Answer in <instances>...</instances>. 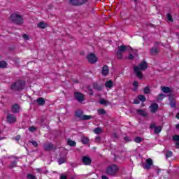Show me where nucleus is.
<instances>
[{"mask_svg":"<svg viewBox=\"0 0 179 179\" xmlns=\"http://www.w3.org/2000/svg\"><path fill=\"white\" fill-rule=\"evenodd\" d=\"M43 148L45 150L50 151V150H52V149H54V145L51 143H47L44 144Z\"/></svg>","mask_w":179,"mask_h":179,"instance_id":"obj_12","label":"nucleus"},{"mask_svg":"<svg viewBox=\"0 0 179 179\" xmlns=\"http://www.w3.org/2000/svg\"><path fill=\"white\" fill-rule=\"evenodd\" d=\"M47 26L48 25L45 22H40L39 23L37 24V27H38V29H45Z\"/></svg>","mask_w":179,"mask_h":179,"instance_id":"obj_18","label":"nucleus"},{"mask_svg":"<svg viewBox=\"0 0 179 179\" xmlns=\"http://www.w3.org/2000/svg\"><path fill=\"white\" fill-rule=\"evenodd\" d=\"M93 132L95 133L96 135H99V134H101L103 132V128L101 127H97L94 129Z\"/></svg>","mask_w":179,"mask_h":179,"instance_id":"obj_21","label":"nucleus"},{"mask_svg":"<svg viewBox=\"0 0 179 179\" xmlns=\"http://www.w3.org/2000/svg\"><path fill=\"white\" fill-rule=\"evenodd\" d=\"M36 101H37V103H38L39 106H43V105H44V103H45V101H44V99H43V98H38L36 100Z\"/></svg>","mask_w":179,"mask_h":179,"instance_id":"obj_25","label":"nucleus"},{"mask_svg":"<svg viewBox=\"0 0 179 179\" xmlns=\"http://www.w3.org/2000/svg\"><path fill=\"white\" fill-rule=\"evenodd\" d=\"M161 90L163 93H171L173 92V90L169 87H161Z\"/></svg>","mask_w":179,"mask_h":179,"instance_id":"obj_15","label":"nucleus"},{"mask_svg":"<svg viewBox=\"0 0 179 179\" xmlns=\"http://www.w3.org/2000/svg\"><path fill=\"white\" fill-rule=\"evenodd\" d=\"M124 141H125V142H131V138L126 136V137H124Z\"/></svg>","mask_w":179,"mask_h":179,"instance_id":"obj_44","label":"nucleus"},{"mask_svg":"<svg viewBox=\"0 0 179 179\" xmlns=\"http://www.w3.org/2000/svg\"><path fill=\"white\" fill-rule=\"evenodd\" d=\"M117 172L118 166L114 164L109 166L106 170V173L109 176H114V174H116Z\"/></svg>","mask_w":179,"mask_h":179,"instance_id":"obj_4","label":"nucleus"},{"mask_svg":"<svg viewBox=\"0 0 179 179\" xmlns=\"http://www.w3.org/2000/svg\"><path fill=\"white\" fill-rule=\"evenodd\" d=\"M67 143H68V145H69V146H76V143L75 141L69 140V139L67 141Z\"/></svg>","mask_w":179,"mask_h":179,"instance_id":"obj_30","label":"nucleus"},{"mask_svg":"<svg viewBox=\"0 0 179 179\" xmlns=\"http://www.w3.org/2000/svg\"><path fill=\"white\" fill-rule=\"evenodd\" d=\"M137 113L138 114H140V115H142L143 117H146V115H148V113H146V111L143 110H138Z\"/></svg>","mask_w":179,"mask_h":179,"instance_id":"obj_23","label":"nucleus"},{"mask_svg":"<svg viewBox=\"0 0 179 179\" xmlns=\"http://www.w3.org/2000/svg\"><path fill=\"white\" fill-rule=\"evenodd\" d=\"M138 99L140 100V101H146V98H145V96L143 95H139Z\"/></svg>","mask_w":179,"mask_h":179,"instance_id":"obj_34","label":"nucleus"},{"mask_svg":"<svg viewBox=\"0 0 179 179\" xmlns=\"http://www.w3.org/2000/svg\"><path fill=\"white\" fill-rule=\"evenodd\" d=\"M82 162L85 166H90L92 164V159L88 156L83 157Z\"/></svg>","mask_w":179,"mask_h":179,"instance_id":"obj_10","label":"nucleus"},{"mask_svg":"<svg viewBox=\"0 0 179 179\" xmlns=\"http://www.w3.org/2000/svg\"><path fill=\"white\" fill-rule=\"evenodd\" d=\"M24 81L19 80L11 85V89L12 90H21L24 89Z\"/></svg>","mask_w":179,"mask_h":179,"instance_id":"obj_3","label":"nucleus"},{"mask_svg":"<svg viewBox=\"0 0 179 179\" xmlns=\"http://www.w3.org/2000/svg\"><path fill=\"white\" fill-rule=\"evenodd\" d=\"M150 128H156V124H155V123H152V124H151V125H150Z\"/></svg>","mask_w":179,"mask_h":179,"instance_id":"obj_51","label":"nucleus"},{"mask_svg":"<svg viewBox=\"0 0 179 179\" xmlns=\"http://www.w3.org/2000/svg\"><path fill=\"white\" fill-rule=\"evenodd\" d=\"M10 20H12L16 24H23V17L18 13H13L10 16Z\"/></svg>","mask_w":179,"mask_h":179,"instance_id":"obj_2","label":"nucleus"},{"mask_svg":"<svg viewBox=\"0 0 179 179\" xmlns=\"http://www.w3.org/2000/svg\"><path fill=\"white\" fill-rule=\"evenodd\" d=\"M27 178H29V179H36V176H34L33 175H28Z\"/></svg>","mask_w":179,"mask_h":179,"instance_id":"obj_45","label":"nucleus"},{"mask_svg":"<svg viewBox=\"0 0 179 179\" xmlns=\"http://www.w3.org/2000/svg\"><path fill=\"white\" fill-rule=\"evenodd\" d=\"M134 142H136V143H141V142H142V138L141 137H136L134 139Z\"/></svg>","mask_w":179,"mask_h":179,"instance_id":"obj_35","label":"nucleus"},{"mask_svg":"<svg viewBox=\"0 0 179 179\" xmlns=\"http://www.w3.org/2000/svg\"><path fill=\"white\" fill-rule=\"evenodd\" d=\"M100 104H102L103 106H108L110 104V102L106 99H100L99 101Z\"/></svg>","mask_w":179,"mask_h":179,"instance_id":"obj_24","label":"nucleus"},{"mask_svg":"<svg viewBox=\"0 0 179 179\" xmlns=\"http://www.w3.org/2000/svg\"><path fill=\"white\" fill-rule=\"evenodd\" d=\"M158 53H159V49L157 48H152L150 50V54L152 55H156V54H158Z\"/></svg>","mask_w":179,"mask_h":179,"instance_id":"obj_22","label":"nucleus"},{"mask_svg":"<svg viewBox=\"0 0 179 179\" xmlns=\"http://www.w3.org/2000/svg\"><path fill=\"white\" fill-rule=\"evenodd\" d=\"M8 66V63L5 61L0 62V68H6Z\"/></svg>","mask_w":179,"mask_h":179,"instance_id":"obj_29","label":"nucleus"},{"mask_svg":"<svg viewBox=\"0 0 179 179\" xmlns=\"http://www.w3.org/2000/svg\"><path fill=\"white\" fill-rule=\"evenodd\" d=\"M167 19L169 22H173V17H171V15L167 14Z\"/></svg>","mask_w":179,"mask_h":179,"instance_id":"obj_41","label":"nucleus"},{"mask_svg":"<svg viewBox=\"0 0 179 179\" xmlns=\"http://www.w3.org/2000/svg\"><path fill=\"white\" fill-rule=\"evenodd\" d=\"M102 179H108V178L106 176H102Z\"/></svg>","mask_w":179,"mask_h":179,"instance_id":"obj_53","label":"nucleus"},{"mask_svg":"<svg viewBox=\"0 0 179 179\" xmlns=\"http://www.w3.org/2000/svg\"><path fill=\"white\" fill-rule=\"evenodd\" d=\"M108 72H110V70L108 69V66L105 65L102 67V71L101 73L103 75V76H107L108 75Z\"/></svg>","mask_w":179,"mask_h":179,"instance_id":"obj_13","label":"nucleus"},{"mask_svg":"<svg viewBox=\"0 0 179 179\" xmlns=\"http://www.w3.org/2000/svg\"><path fill=\"white\" fill-rule=\"evenodd\" d=\"M94 88L96 90H101V87L99 86L97 83L94 84Z\"/></svg>","mask_w":179,"mask_h":179,"instance_id":"obj_38","label":"nucleus"},{"mask_svg":"<svg viewBox=\"0 0 179 179\" xmlns=\"http://www.w3.org/2000/svg\"><path fill=\"white\" fill-rule=\"evenodd\" d=\"M98 114L104 115L106 114V110H104L103 109H98Z\"/></svg>","mask_w":179,"mask_h":179,"instance_id":"obj_37","label":"nucleus"},{"mask_svg":"<svg viewBox=\"0 0 179 179\" xmlns=\"http://www.w3.org/2000/svg\"><path fill=\"white\" fill-rule=\"evenodd\" d=\"M154 132L155 134H160V132H162V127L161 126L156 127L154 130Z\"/></svg>","mask_w":179,"mask_h":179,"instance_id":"obj_28","label":"nucleus"},{"mask_svg":"<svg viewBox=\"0 0 179 179\" xmlns=\"http://www.w3.org/2000/svg\"><path fill=\"white\" fill-rule=\"evenodd\" d=\"M76 115L80 120H92V118H93V116L92 115H83L82 110H77L76 112Z\"/></svg>","mask_w":179,"mask_h":179,"instance_id":"obj_5","label":"nucleus"},{"mask_svg":"<svg viewBox=\"0 0 179 179\" xmlns=\"http://www.w3.org/2000/svg\"><path fill=\"white\" fill-rule=\"evenodd\" d=\"M173 141H175V145H176V148H177V149H179V135H175L173 136Z\"/></svg>","mask_w":179,"mask_h":179,"instance_id":"obj_16","label":"nucleus"},{"mask_svg":"<svg viewBox=\"0 0 179 179\" xmlns=\"http://www.w3.org/2000/svg\"><path fill=\"white\" fill-rule=\"evenodd\" d=\"M7 121L8 122H16V117H15L13 115L10 114L7 116Z\"/></svg>","mask_w":179,"mask_h":179,"instance_id":"obj_14","label":"nucleus"},{"mask_svg":"<svg viewBox=\"0 0 179 179\" xmlns=\"http://www.w3.org/2000/svg\"><path fill=\"white\" fill-rule=\"evenodd\" d=\"M169 100L170 101L171 107H176V101H174V97L173 96H169Z\"/></svg>","mask_w":179,"mask_h":179,"instance_id":"obj_20","label":"nucleus"},{"mask_svg":"<svg viewBox=\"0 0 179 179\" xmlns=\"http://www.w3.org/2000/svg\"><path fill=\"white\" fill-rule=\"evenodd\" d=\"M153 165V160L152 159L148 158L145 160V164L143 166V169L145 170H150V167Z\"/></svg>","mask_w":179,"mask_h":179,"instance_id":"obj_8","label":"nucleus"},{"mask_svg":"<svg viewBox=\"0 0 179 179\" xmlns=\"http://www.w3.org/2000/svg\"><path fill=\"white\" fill-rule=\"evenodd\" d=\"M133 51L132 48L131 46H125V45H122L120 46L117 50V54H121L122 52H125V51Z\"/></svg>","mask_w":179,"mask_h":179,"instance_id":"obj_7","label":"nucleus"},{"mask_svg":"<svg viewBox=\"0 0 179 179\" xmlns=\"http://www.w3.org/2000/svg\"><path fill=\"white\" fill-rule=\"evenodd\" d=\"M70 3H71V5L76 6L80 5V2H79V0H70Z\"/></svg>","mask_w":179,"mask_h":179,"instance_id":"obj_27","label":"nucleus"},{"mask_svg":"<svg viewBox=\"0 0 179 179\" xmlns=\"http://www.w3.org/2000/svg\"><path fill=\"white\" fill-rule=\"evenodd\" d=\"M22 38L25 41H27L29 40H30V36H29V35L26 34H24L22 35Z\"/></svg>","mask_w":179,"mask_h":179,"instance_id":"obj_32","label":"nucleus"},{"mask_svg":"<svg viewBox=\"0 0 179 179\" xmlns=\"http://www.w3.org/2000/svg\"><path fill=\"white\" fill-rule=\"evenodd\" d=\"M105 86L108 89H112L113 86H114V83L113 82V80H108L105 83Z\"/></svg>","mask_w":179,"mask_h":179,"instance_id":"obj_19","label":"nucleus"},{"mask_svg":"<svg viewBox=\"0 0 179 179\" xmlns=\"http://www.w3.org/2000/svg\"><path fill=\"white\" fill-rule=\"evenodd\" d=\"M88 0H79L80 5H83V3H86Z\"/></svg>","mask_w":179,"mask_h":179,"instance_id":"obj_42","label":"nucleus"},{"mask_svg":"<svg viewBox=\"0 0 179 179\" xmlns=\"http://www.w3.org/2000/svg\"><path fill=\"white\" fill-rule=\"evenodd\" d=\"M20 139V136H17L15 137V141H17V142H19V140Z\"/></svg>","mask_w":179,"mask_h":179,"instance_id":"obj_50","label":"nucleus"},{"mask_svg":"<svg viewBox=\"0 0 179 179\" xmlns=\"http://www.w3.org/2000/svg\"><path fill=\"white\" fill-rule=\"evenodd\" d=\"M60 179H66V176H64V175H62L61 177H60Z\"/></svg>","mask_w":179,"mask_h":179,"instance_id":"obj_52","label":"nucleus"},{"mask_svg":"<svg viewBox=\"0 0 179 179\" xmlns=\"http://www.w3.org/2000/svg\"><path fill=\"white\" fill-rule=\"evenodd\" d=\"M134 104H139V99L138 98L134 99Z\"/></svg>","mask_w":179,"mask_h":179,"instance_id":"obj_47","label":"nucleus"},{"mask_svg":"<svg viewBox=\"0 0 179 179\" xmlns=\"http://www.w3.org/2000/svg\"><path fill=\"white\" fill-rule=\"evenodd\" d=\"M171 156H173V152L171 151H168L166 152V157H171Z\"/></svg>","mask_w":179,"mask_h":179,"instance_id":"obj_40","label":"nucleus"},{"mask_svg":"<svg viewBox=\"0 0 179 179\" xmlns=\"http://www.w3.org/2000/svg\"><path fill=\"white\" fill-rule=\"evenodd\" d=\"M65 162H66L65 158H61L59 159L58 163L59 164H63V163H65Z\"/></svg>","mask_w":179,"mask_h":179,"instance_id":"obj_36","label":"nucleus"},{"mask_svg":"<svg viewBox=\"0 0 179 179\" xmlns=\"http://www.w3.org/2000/svg\"><path fill=\"white\" fill-rule=\"evenodd\" d=\"M74 96L76 100H78V101H79L80 103H82V101L85 100V96L83 95V94L80 92H76L74 94Z\"/></svg>","mask_w":179,"mask_h":179,"instance_id":"obj_9","label":"nucleus"},{"mask_svg":"<svg viewBox=\"0 0 179 179\" xmlns=\"http://www.w3.org/2000/svg\"><path fill=\"white\" fill-rule=\"evenodd\" d=\"M81 141L83 142V143H84V145H86L87 143H89V138L86 136H83L81 138Z\"/></svg>","mask_w":179,"mask_h":179,"instance_id":"obj_26","label":"nucleus"},{"mask_svg":"<svg viewBox=\"0 0 179 179\" xmlns=\"http://www.w3.org/2000/svg\"><path fill=\"white\" fill-rule=\"evenodd\" d=\"M29 129L31 132H34V131H36V127H29Z\"/></svg>","mask_w":179,"mask_h":179,"instance_id":"obj_46","label":"nucleus"},{"mask_svg":"<svg viewBox=\"0 0 179 179\" xmlns=\"http://www.w3.org/2000/svg\"><path fill=\"white\" fill-rule=\"evenodd\" d=\"M159 110V105L157 103H152L150 106V110L151 113H156Z\"/></svg>","mask_w":179,"mask_h":179,"instance_id":"obj_11","label":"nucleus"},{"mask_svg":"<svg viewBox=\"0 0 179 179\" xmlns=\"http://www.w3.org/2000/svg\"><path fill=\"white\" fill-rule=\"evenodd\" d=\"M20 107L17 104H14L11 108L13 113H19Z\"/></svg>","mask_w":179,"mask_h":179,"instance_id":"obj_17","label":"nucleus"},{"mask_svg":"<svg viewBox=\"0 0 179 179\" xmlns=\"http://www.w3.org/2000/svg\"><path fill=\"white\" fill-rule=\"evenodd\" d=\"M164 97H166V96H165L164 94H160L157 96V101H162V100H163V99H164Z\"/></svg>","mask_w":179,"mask_h":179,"instance_id":"obj_31","label":"nucleus"},{"mask_svg":"<svg viewBox=\"0 0 179 179\" xmlns=\"http://www.w3.org/2000/svg\"><path fill=\"white\" fill-rule=\"evenodd\" d=\"M31 143H32V145L35 146V148H37V146H38V144L34 141H31Z\"/></svg>","mask_w":179,"mask_h":179,"instance_id":"obj_43","label":"nucleus"},{"mask_svg":"<svg viewBox=\"0 0 179 179\" xmlns=\"http://www.w3.org/2000/svg\"><path fill=\"white\" fill-rule=\"evenodd\" d=\"M90 96H92V95L93 94V92H91L90 93Z\"/></svg>","mask_w":179,"mask_h":179,"instance_id":"obj_55","label":"nucleus"},{"mask_svg":"<svg viewBox=\"0 0 179 179\" xmlns=\"http://www.w3.org/2000/svg\"><path fill=\"white\" fill-rule=\"evenodd\" d=\"M87 59H88V62L90 64H96V62H97L98 59H97V57L96 56V55H94V53H90L87 56Z\"/></svg>","mask_w":179,"mask_h":179,"instance_id":"obj_6","label":"nucleus"},{"mask_svg":"<svg viewBox=\"0 0 179 179\" xmlns=\"http://www.w3.org/2000/svg\"><path fill=\"white\" fill-rule=\"evenodd\" d=\"M134 1H136V0H134Z\"/></svg>","mask_w":179,"mask_h":179,"instance_id":"obj_56","label":"nucleus"},{"mask_svg":"<svg viewBox=\"0 0 179 179\" xmlns=\"http://www.w3.org/2000/svg\"><path fill=\"white\" fill-rule=\"evenodd\" d=\"M129 59H134V55L130 54V55H129Z\"/></svg>","mask_w":179,"mask_h":179,"instance_id":"obj_48","label":"nucleus"},{"mask_svg":"<svg viewBox=\"0 0 179 179\" xmlns=\"http://www.w3.org/2000/svg\"><path fill=\"white\" fill-rule=\"evenodd\" d=\"M148 68V64L145 62H141L138 66L134 67V72L139 79H142V71H145Z\"/></svg>","mask_w":179,"mask_h":179,"instance_id":"obj_1","label":"nucleus"},{"mask_svg":"<svg viewBox=\"0 0 179 179\" xmlns=\"http://www.w3.org/2000/svg\"><path fill=\"white\" fill-rule=\"evenodd\" d=\"M133 86L134 87V90H136L138 89V86H139V83H138V81H134L133 83Z\"/></svg>","mask_w":179,"mask_h":179,"instance_id":"obj_33","label":"nucleus"},{"mask_svg":"<svg viewBox=\"0 0 179 179\" xmlns=\"http://www.w3.org/2000/svg\"><path fill=\"white\" fill-rule=\"evenodd\" d=\"M95 142H100V137H99V136L96 137Z\"/></svg>","mask_w":179,"mask_h":179,"instance_id":"obj_49","label":"nucleus"},{"mask_svg":"<svg viewBox=\"0 0 179 179\" xmlns=\"http://www.w3.org/2000/svg\"><path fill=\"white\" fill-rule=\"evenodd\" d=\"M144 93H145V94H149V93H150V90L148 87H146L144 89Z\"/></svg>","mask_w":179,"mask_h":179,"instance_id":"obj_39","label":"nucleus"},{"mask_svg":"<svg viewBox=\"0 0 179 179\" xmlns=\"http://www.w3.org/2000/svg\"><path fill=\"white\" fill-rule=\"evenodd\" d=\"M37 171H41V169H37Z\"/></svg>","mask_w":179,"mask_h":179,"instance_id":"obj_54","label":"nucleus"}]
</instances>
